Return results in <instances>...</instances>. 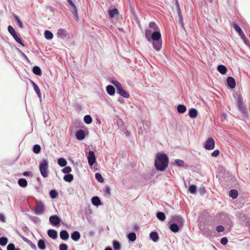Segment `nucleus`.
<instances>
[{
  "mask_svg": "<svg viewBox=\"0 0 250 250\" xmlns=\"http://www.w3.org/2000/svg\"><path fill=\"white\" fill-rule=\"evenodd\" d=\"M145 36L147 41L152 42L153 48L157 51L161 50L162 46L161 34L157 25L154 22H150L145 31Z\"/></svg>",
  "mask_w": 250,
  "mask_h": 250,
  "instance_id": "1",
  "label": "nucleus"
},
{
  "mask_svg": "<svg viewBox=\"0 0 250 250\" xmlns=\"http://www.w3.org/2000/svg\"><path fill=\"white\" fill-rule=\"evenodd\" d=\"M168 159L164 153H158L156 157L155 166L159 171H163L168 166Z\"/></svg>",
  "mask_w": 250,
  "mask_h": 250,
  "instance_id": "2",
  "label": "nucleus"
},
{
  "mask_svg": "<svg viewBox=\"0 0 250 250\" xmlns=\"http://www.w3.org/2000/svg\"><path fill=\"white\" fill-rule=\"evenodd\" d=\"M39 169L41 175L44 178L48 176V162L46 159H43L40 164Z\"/></svg>",
  "mask_w": 250,
  "mask_h": 250,
  "instance_id": "3",
  "label": "nucleus"
},
{
  "mask_svg": "<svg viewBox=\"0 0 250 250\" xmlns=\"http://www.w3.org/2000/svg\"><path fill=\"white\" fill-rule=\"evenodd\" d=\"M207 150H212L215 147V141L212 137L208 138L205 142L204 146Z\"/></svg>",
  "mask_w": 250,
  "mask_h": 250,
  "instance_id": "4",
  "label": "nucleus"
},
{
  "mask_svg": "<svg viewBox=\"0 0 250 250\" xmlns=\"http://www.w3.org/2000/svg\"><path fill=\"white\" fill-rule=\"evenodd\" d=\"M44 211V207L43 203L41 201H38L35 208V213L36 214L40 215L42 214Z\"/></svg>",
  "mask_w": 250,
  "mask_h": 250,
  "instance_id": "5",
  "label": "nucleus"
},
{
  "mask_svg": "<svg viewBox=\"0 0 250 250\" xmlns=\"http://www.w3.org/2000/svg\"><path fill=\"white\" fill-rule=\"evenodd\" d=\"M57 35L58 38L64 39L65 38L69 39V34L65 29H59L57 30Z\"/></svg>",
  "mask_w": 250,
  "mask_h": 250,
  "instance_id": "6",
  "label": "nucleus"
},
{
  "mask_svg": "<svg viewBox=\"0 0 250 250\" xmlns=\"http://www.w3.org/2000/svg\"><path fill=\"white\" fill-rule=\"evenodd\" d=\"M237 107L239 110L243 113L245 114L246 110L244 105V102L242 97H239L237 98Z\"/></svg>",
  "mask_w": 250,
  "mask_h": 250,
  "instance_id": "7",
  "label": "nucleus"
},
{
  "mask_svg": "<svg viewBox=\"0 0 250 250\" xmlns=\"http://www.w3.org/2000/svg\"><path fill=\"white\" fill-rule=\"evenodd\" d=\"M87 159L88 164L90 166H92L95 162L96 157L94 154V152L92 151H90L87 155Z\"/></svg>",
  "mask_w": 250,
  "mask_h": 250,
  "instance_id": "8",
  "label": "nucleus"
},
{
  "mask_svg": "<svg viewBox=\"0 0 250 250\" xmlns=\"http://www.w3.org/2000/svg\"><path fill=\"white\" fill-rule=\"evenodd\" d=\"M49 221L53 226H57L60 223V219L57 215H52L49 217Z\"/></svg>",
  "mask_w": 250,
  "mask_h": 250,
  "instance_id": "9",
  "label": "nucleus"
},
{
  "mask_svg": "<svg viewBox=\"0 0 250 250\" xmlns=\"http://www.w3.org/2000/svg\"><path fill=\"white\" fill-rule=\"evenodd\" d=\"M227 83L229 85V86L230 88H233L235 87L236 85V83L234 79L232 77H229L227 78Z\"/></svg>",
  "mask_w": 250,
  "mask_h": 250,
  "instance_id": "10",
  "label": "nucleus"
},
{
  "mask_svg": "<svg viewBox=\"0 0 250 250\" xmlns=\"http://www.w3.org/2000/svg\"><path fill=\"white\" fill-rule=\"evenodd\" d=\"M85 136V135L84 132L82 129L79 130L76 133V137L77 139L79 140H82L84 139Z\"/></svg>",
  "mask_w": 250,
  "mask_h": 250,
  "instance_id": "11",
  "label": "nucleus"
},
{
  "mask_svg": "<svg viewBox=\"0 0 250 250\" xmlns=\"http://www.w3.org/2000/svg\"><path fill=\"white\" fill-rule=\"evenodd\" d=\"M188 115L191 118L194 119L197 117L198 112L195 108H191L189 110Z\"/></svg>",
  "mask_w": 250,
  "mask_h": 250,
  "instance_id": "12",
  "label": "nucleus"
},
{
  "mask_svg": "<svg viewBox=\"0 0 250 250\" xmlns=\"http://www.w3.org/2000/svg\"><path fill=\"white\" fill-rule=\"evenodd\" d=\"M47 234L50 238L53 239H56L58 236L57 231L54 229H49L48 230Z\"/></svg>",
  "mask_w": 250,
  "mask_h": 250,
  "instance_id": "13",
  "label": "nucleus"
},
{
  "mask_svg": "<svg viewBox=\"0 0 250 250\" xmlns=\"http://www.w3.org/2000/svg\"><path fill=\"white\" fill-rule=\"evenodd\" d=\"M60 236L61 238L63 240H66L69 238L68 233L66 230H62L60 232Z\"/></svg>",
  "mask_w": 250,
  "mask_h": 250,
  "instance_id": "14",
  "label": "nucleus"
},
{
  "mask_svg": "<svg viewBox=\"0 0 250 250\" xmlns=\"http://www.w3.org/2000/svg\"><path fill=\"white\" fill-rule=\"evenodd\" d=\"M217 70L221 74H225L227 71L226 67L223 65H219L217 66Z\"/></svg>",
  "mask_w": 250,
  "mask_h": 250,
  "instance_id": "15",
  "label": "nucleus"
},
{
  "mask_svg": "<svg viewBox=\"0 0 250 250\" xmlns=\"http://www.w3.org/2000/svg\"><path fill=\"white\" fill-rule=\"evenodd\" d=\"M118 93L120 95L124 97V98H129V94L126 91H125L123 87L118 90Z\"/></svg>",
  "mask_w": 250,
  "mask_h": 250,
  "instance_id": "16",
  "label": "nucleus"
},
{
  "mask_svg": "<svg viewBox=\"0 0 250 250\" xmlns=\"http://www.w3.org/2000/svg\"><path fill=\"white\" fill-rule=\"evenodd\" d=\"M71 237L74 241H76L80 238L81 235L78 231H75L71 234Z\"/></svg>",
  "mask_w": 250,
  "mask_h": 250,
  "instance_id": "17",
  "label": "nucleus"
},
{
  "mask_svg": "<svg viewBox=\"0 0 250 250\" xmlns=\"http://www.w3.org/2000/svg\"><path fill=\"white\" fill-rule=\"evenodd\" d=\"M106 91L110 95H113L115 93V88L111 85H108L106 86Z\"/></svg>",
  "mask_w": 250,
  "mask_h": 250,
  "instance_id": "18",
  "label": "nucleus"
},
{
  "mask_svg": "<svg viewBox=\"0 0 250 250\" xmlns=\"http://www.w3.org/2000/svg\"><path fill=\"white\" fill-rule=\"evenodd\" d=\"M92 203L94 205L98 206L101 204V202L98 197L94 196L92 198Z\"/></svg>",
  "mask_w": 250,
  "mask_h": 250,
  "instance_id": "19",
  "label": "nucleus"
},
{
  "mask_svg": "<svg viewBox=\"0 0 250 250\" xmlns=\"http://www.w3.org/2000/svg\"><path fill=\"white\" fill-rule=\"evenodd\" d=\"M178 226L177 224L173 223L170 225L169 229L172 231L177 232L179 230Z\"/></svg>",
  "mask_w": 250,
  "mask_h": 250,
  "instance_id": "20",
  "label": "nucleus"
},
{
  "mask_svg": "<svg viewBox=\"0 0 250 250\" xmlns=\"http://www.w3.org/2000/svg\"><path fill=\"white\" fill-rule=\"evenodd\" d=\"M173 221L176 222L177 224L179 226H182L183 224V220L182 217L179 216H175L173 218Z\"/></svg>",
  "mask_w": 250,
  "mask_h": 250,
  "instance_id": "21",
  "label": "nucleus"
},
{
  "mask_svg": "<svg viewBox=\"0 0 250 250\" xmlns=\"http://www.w3.org/2000/svg\"><path fill=\"white\" fill-rule=\"evenodd\" d=\"M233 27L234 28V29H235V30L238 32V33L239 34V36H240L241 35H242L243 33H244V32H243V31L242 30L241 28L240 27V26L237 24L236 23H233Z\"/></svg>",
  "mask_w": 250,
  "mask_h": 250,
  "instance_id": "22",
  "label": "nucleus"
},
{
  "mask_svg": "<svg viewBox=\"0 0 250 250\" xmlns=\"http://www.w3.org/2000/svg\"><path fill=\"white\" fill-rule=\"evenodd\" d=\"M38 246L42 250H45L46 247L44 241L42 239L40 240L38 243Z\"/></svg>",
  "mask_w": 250,
  "mask_h": 250,
  "instance_id": "23",
  "label": "nucleus"
},
{
  "mask_svg": "<svg viewBox=\"0 0 250 250\" xmlns=\"http://www.w3.org/2000/svg\"><path fill=\"white\" fill-rule=\"evenodd\" d=\"M150 237L154 242H156L159 238L158 233L156 232H151L150 233Z\"/></svg>",
  "mask_w": 250,
  "mask_h": 250,
  "instance_id": "24",
  "label": "nucleus"
},
{
  "mask_svg": "<svg viewBox=\"0 0 250 250\" xmlns=\"http://www.w3.org/2000/svg\"><path fill=\"white\" fill-rule=\"evenodd\" d=\"M229 195L233 199H235L238 196V191L235 189H231L229 192Z\"/></svg>",
  "mask_w": 250,
  "mask_h": 250,
  "instance_id": "25",
  "label": "nucleus"
},
{
  "mask_svg": "<svg viewBox=\"0 0 250 250\" xmlns=\"http://www.w3.org/2000/svg\"><path fill=\"white\" fill-rule=\"evenodd\" d=\"M186 107L183 104H179L177 106V110L179 113H183L186 112Z\"/></svg>",
  "mask_w": 250,
  "mask_h": 250,
  "instance_id": "26",
  "label": "nucleus"
},
{
  "mask_svg": "<svg viewBox=\"0 0 250 250\" xmlns=\"http://www.w3.org/2000/svg\"><path fill=\"white\" fill-rule=\"evenodd\" d=\"M18 184L21 187L24 188L27 186V182L25 179L21 178L19 180Z\"/></svg>",
  "mask_w": 250,
  "mask_h": 250,
  "instance_id": "27",
  "label": "nucleus"
},
{
  "mask_svg": "<svg viewBox=\"0 0 250 250\" xmlns=\"http://www.w3.org/2000/svg\"><path fill=\"white\" fill-rule=\"evenodd\" d=\"M59 165L62 167H65L67 164V162L64 158H59L58 160Z\"/></svg>",
  "mask_w": 250,
  "mask_h": 250,
  "instance_id": "28",
  "label": "nucleus"
},
{
  "mask_svg": "<svg viewBox=\"0 0 250 250\" xmlns=\"http://www.w3.org/2000/svg\"><path fill=\"white\" fill-rule=\"evenodd\" d=\"M108 14L111 18H113L115 17V15L118 14V11L117 9H114L112 10H110L108 11Z\"/></svg>",
  "mask_w": 250,
  "mask_h": 250,
  "instance_id": "29",
  "label": "nucleus"
},
{
  "mask_svg": "<svg viewBox=\"0 0 250 250\" xmlns=\"http://www.w3.org/2000/svg\"><path fill=\"white\" fill-rule=\"evenodd\" d=\"M33 72L34 74H35L36 75H37L40 76L42 74L41 69L38 66H35L33 67Z\"/></svg>",
  "mask_w": 250,
  "mask_h": 250,
  "instance_id": "30",
  "label": "nucleus"
},
{
  "mask_svg": "<svg viewBox=\"0 0 250 250\" xmlns=\"http://www.w3.org/2000/svg\"><path fill=\"white\" fill-rule=\"evenodd\" d=\"M34 89L39 97H41V92L38 86L33 82H32Z\"/></svg>",
  "mask_w": 250,
  "mask_h": 250,
  "instance_id": "31",
  "label": "nucleus"
},
{
  "mask_svg": "<svg viewBox=\"0 0 250 250\" xmlns=\"http://www.w3.org/2000/svg\"><path fill=\"white\" fill-rule=\"evenodd\" d=\"M45 38L47 40H51L53 38V35L52 32L48 30H46L44 32Z\"/></svg>",
  "mask_w": 250,
  "mask_h": 250,
  "instance_id": "32",
  "label": "nucleus"
},
{
  "mask_svg": "<svg viewBox=\"0 0 250 250\" xmlns=\"http://www.w3.org/2000/svg\"><path fill=\"white\" fill-rule=\"evenodd\" d=\"M157 217L161 221H163L166 219V216L162 212H158L157 213Z\"/></svg>",
  "mask_w": 250,
  "mask_h": 250,
  "instance_id": "33",
  "label": "nucleus"
},
{
  "mask_svg": "<svg viewBox=\"0 0 250 250\" xmlns=\"http://www.w3.org/2000/svg\"><path fill=\"white\" fill-rule=\"evenodd\" d=\"M63 179L65 181L70 182L73 179V176L72 174H68L64 176Z\"/></svg>",
  "mask_w": 250,
  "mask_h": 250,
  "instance_id": "34",
  "label": "nucleus"
},
{
  "mask_svg": "<svg viewBox=\"0 0 250 250\" xmlns=\"http://www.w3.org/2000/svg\"><path fill=\"white\" fill-rule=\"evenodd\" d=\"M113 246L115 250H120L121 249V245L117 241H113Z\"/></svg>",
  "mask_w": 250,
  "mask_h": 250,
  "instance_id": "35",
  "label": "nucleus"
},
{
  "mask_svg": "<svg viewBox=\"0 0 250 250\" xmlns=\"http://www.w3.org/2000/svg\"><path fill=\"white\" fill-rule=\"evenodd\" d=\"M92 121V119L90 115H87L84 117V122L86 124H90Z\"/></svg>",
  "mask_w": 250,
  "mask_h": 250,
  "instance_id": "36",
  "label": "nucleus"
},
{
  "mask_svg": "<svg viewBox=\"0 0 250 250\" xmlns=\"http://www.w3.org/2000/svg\"><path fill=\"white\" fill-rule=\"evenodd\" d=\"M128 238L132 242L134 241L136 239V234L134 232H131L129 233L128 234Z\"/></svg>",
  "mask_w": 250,
  "mask_h": 250,
  "instance_id": "37",
  "label": "nucleus"
},
{
  "mask_svg": "<svg viewBox=\"0 0 250 250\" xmlns=\"http://www.w3.org/2000/svg\"><path fill=\"white\" fill-rule=\"evenodd\" d=\"M95 178L100 183L104 182V178L100 173H96L95 174Z\"/></svg>",
  "mask_w": 250,
  "mask_h": 250,
  "instance_id": "38",
  "label": "nucleus"
},
{
  "mask_svg": "<svg viewBox=\"0 0 250 250\" xmlns=\"http://www.w3.org/2000/svg\"><path fill=\"white\" fill-rule=\"evenodd\" d=\"M49 194L50 197L53 199L56 198L58 196V193L55 190H51Z\"/></svg>",
  "mask_w": 250,
  "mask_h": 250,
  "instance_id": "39",
  "label": "nucleus"
},
{
  "mask_svg": "<svg viewBox=\"0 0 250 250\" xmlns=\"http://www.w3.org/2000/svg\"><path fill=\"white\" fill-rule=\"evenodd\" d=\"M188 191L191 194H195L196 191V187L195 185H191L188 188Z\"/></svg>",
  "mask_w": 250,
  "mask_h": 250,
  "instance_id": "40",
  "label": "nucleus"
},
{
  "mask_svg": "<svg viewBox=\"0 0 250 250\" xmlns=\"http://www.w3.org/2000/svg\"><path fill=\"white\" fill-rule=\"evenodd\" d=\"M14 18H15V20L17 21V24L20 26V28H23V25L22 22L20 20L19 17L18 16H17V15H14Z\"/></svg>",
  "mask_w": 250,
  "mask_h": 250,
  "instance_id": "41",
  "label": "nucleus"
},
{
  "mask_svg": "<svg viewBox=\"0 0 250 250\" xmlns=\"http://www.w3.org/2000/svg\"><path fill=\"white\" fill-rule=\"evenodd\" d=\"M41 146L39 145H36L33 147V151L35 153L38 154L41 151Z\"/></svg>",
  "mask_w": 250,
  "mask_h": 250,
  "instance_id": "42",
  "label": "nucleus"
},
{
  "mask_svg": "<svg viewBox=\"0 0 250 250\" xmlns=\"http://www.w3.org/2000/svg\"><path fill=\"white\" fill-rule=\"evenodd\" d=\"M8 242V240L5 237L0 238V245L1 246H5Z\"/></svg>",
  "mask_w": 250,
  "mask_h": 250,
  "instance_id": "43",
  "label": "nucleus"
},
{
  "mask_svg": "<svg viewBox=\"0 0 250 250\" xmlns=\"http://www.w3.org/2000/svg\"><path fill=\"white\" fill-rule=\"evenodd\" d=\"M112 83L116 87L117 91L122 87L121 84L117 81H114Z\"/></svg>",
  "mask_w": 250,
  "mask_h": 250,
  "instance_id": "44",
  "label": "nucleus"
},
{
  "mask_svg": "<svg viewBox=\"0 0 250 250\" xmlns=\"http://www.w3.org/2000/svg\"><path fill=\"white\" fill-rule=\"evenodd\" d=\"M240 36L241 37V38H242V39L243 40V41L246 44H250V42H249V40L247 38V37H246L244 33H243Z\"/></svg>",
  "mask_w": 250,
  "mask_h": 250,
  "instance_id": "45",
  "label": "nucleus"
},
{
  "mask_svg": "<svg viewBox=\"0 0 250 250\" xmlns=\"http://www.w3.org/2000/svg\"><path fill=\"white\" fill-rule=\"evenodd\" d=\"M62 171L64 173H69L71 171V168L70 167H66L62 169Z\"/></svg>",
  "mask_w": 250,
  "mask_h": 250,
  "instance_id": "46",
  "label": "nucleus"
},
{
  "mask_svg": "<svg viewBox=\"0 0 250 250\" xmlns=\"http://www.w3.org/2000/svg\"><path fill=\"white\" fill-rule=\"evenodd\" d=\"M68 247L65 244H61L59 246V250H67Z\"/></svg>",
  "mask_w": 250,
  "mask_h": 250,
  "instance_id": "47",
  "label": "nucleus"
},
{
  "mask_svg": "<svg viewBox=\"0 0 250 250\" xmlns=\"http://www.w3.org/2000/svg\"><path fill=\"white\" fill-rule=\"evenodd\" d=\"M8 30L9 32L12 35L14 34L16 31L14 30V28L11 25H9L8 27Z\"/></svg>",
  "mask_w": 250,
  "mask_h": 250,
  "instance_id": "48",
  "label": "nucleus"
},
{
  "mask_svg": "<svg viewBox=\"0 0 250 250\" xmlns=\"http://www.w3.org/2000/svg\"><path fill=\"white\" fill-rule=\"evenodd\" d=\"M228 242V239L226 237L222 238L220 240V243L222 245H225Z\"/></svg>",
  "mask_w": 250,
  "mask_h": 250,
  "instance_id": "49",
  "label": "nucleus"
},
{
  "mask_svg": "<svg viewBox=\"0 0 250 250\" xmlns=\"http://www.w3.org/2000/svg\"><path fill=\"white\" fill-rule=\"evenodd\" d=\"M224 229H225L224 227L222 225H219V226H217L216 228V230L218 232H222L224 230Z\"/></svg>",
  "mask_w": 250,
  "mask_h": 250,
  "instance_id": "50",
  "label": "nucleus"
},
{
  "mask_svg": "<svg viewBox=\"0 0 250 250\" xmlns=\"http://www.w3.org/2000/svg\"><path fill=\"white\" fill-rule=\"evenodd\" d=\"M15 245L12 243L8 244L7 247V250H15Z\"/></svg>",
  "mask_w": 250,
  "mask_h": 250,
  "instance_id": "51",
  "label": "nucleus"
},
{
  "mask_svg": "<svg viewBox=\"0 0 250 250\" xmlns=\"http://www.w3.org/2000/svg\"><path fill=\"white\" fill-rule=\"evenodd\" d=\"M175 162L179 166H183L184 165V162L181 160H176Z\"/></svg>",
  "mask_w": 250,
  "mask_h": 250,
  "instance_id": "52",
  "label": "nucleus"
},
{
  "mask_svg": "<svg viewBox=\"0 0 250 250\" xmlns=\"http://www.w3.org/2000/svg\"><path fill=\"white\" fill-rule=\"evenodd\" d=\"M220 154V151L219 150H215L211 153V156L212 157H217Z\"/></svg>",
  "mask_w": 250,
  "mask_h": 250,
  "instance_id": "53",
  "label": "nucleus"
},
{
  "mask_svg": "<svg viewBox=\"0 0 250 250\" xmlns=\"http://www.w3.org/2000/svg\"><path fill=\"white\" fill-rule=\"evenodd\" d=\"M74 16L77 19H78V14L77 11V8L76 7V8L73 9V11H72Z\"/></svg>",
  "mask_w": 250,
  "mask_h": 250,
  "instance_id": "54",
  "label": "nucleus"
},
{
  "mask_svg": "<svg viewBox=\"0 0 250 250\" xmlns=\"http://www.w3.org/2000/svg\"><path fill=\"white\" fill-rule=\"evenodd\" d=\"M28 244L29 245L30 247L34 250H37V247L36 246L33 244L31 241H29V242L28 243Z\"/></svg>",
  "mask_w": 250,
  "mask_h": 250,
  "instance_id": "55",
  "label": "nucleus"
},
{
  "mask_svg": "<svg viewBox=\"0 0 250 250\" xmlns=\"http://www.w3.org/2000/svg\"><path fill=\"white\" fill-rule=\"evenodd\" d=\"M14 39L18 43H20L23 46L24 45V44L22 43L21 40L19 36H17V37H16V39Z\"/></svg>",
  "mask_w": 250,
  "mask_h": 250,
  "instance_id": "56",
  "label": "nucleus"
},
{
  "mask_svg": "<svg viewBox=\"0 0 250 250\" xmlns=\"http://www.w3.org/2000/svg\"><path fill=\"white\" fill-rule=\"evenodd\" d=\"M69 4L72 7L73 9L76 8V6L75 5L72 0H67Z\"/></svg>",
  "mask_w": 250,
  "mask_h": 250,
  "instance_id": "57",
  "label": "nucleus"
},
{
  "mask_svg": "<svg viewBox=\"0 0 250 250\" xmlns=\"http://www.w3.org/2000/svg\"><path fill=\"white\" fill-rule=\"evenodd\" d=\"M0 221L2 222H5V217L2 214H0Z\"/></svg>",
  "mask_w": 250,
  "mask_h": 250,
  "instance_id": "58",
  "label": "nucleus"
},
{
  "mask_svg": "<svg viewBox=\"0 0 250 250\" xmlns=\"http://www.w3.org/2000/svg\"><path fill=\"white\" fill-rule=\"evenodd\" d=\"M30 174V172L29 171H25L23 173V175L25 176H28Z\"/></svg>",
  "mask_w": 250,
  "mask_h": 250,
  "instance_id": "59",
  "label": "nucleus"
},
{
  "mask_svg": "<svg viewBox=\"0 0 250 250\" xmlns=\"http://www.w3.org/2000/svg\"><path fill=\"white\" fill-rule=\"evenodd\" d=\"M106 193H107L109 194H110V188L108 187H107L106 188Z\"/></svg>",
  "mask_w": 250,
  "mask_h": 250,
  "instance_id": "60",
  "label": "nucleus"
},
{
  "mask_svg": "<svg viewBox=\"0 0 250 250\" xmlns=\"http://www.w3.org/2000/svg\"><path fill=\"white\" fill-rule=\"evenodd\" d=\"M201 191L203 193H205L206 192V189L205 188H201Z\"/></svg>",
  "mask_w": 250,
  "mask_h": 250,
  "instance_id": "61",
  "label": "nucleus"
},
{
  "mask_svg": "<svg viewBox=\"0 0 250 250\" xmlns=\"http://www.w3.org/2000/svg\"><path fill=\"white\" fill-rule=\"evenodd\" d=\"M12 36L13 37L14 39H16V37H17V35L16 34V32H15L14 34H12Z\"/></svg>",
  "mask_w": 250,
  "mask_h": 250,
  "instance_id": "62",
  "label": "nucleus"
},
{
  "mask_svg": "<svg viewBox=\"0 0 250 250\" xmlns=\"http://www.w3.org/2000/svg\"><path fill=\"white\" fill-rule=\"evenodd\" d=\"M105 250H112V249L111 248H106Z\"/></svg>",
  "mask_w": 250,
  "mask_h": 250,
  "instance_id": "63",
  "label": "nucleus"
},
{
  "mask_svg": "<svg viewBox=\"0 0 250 250\" xmlns=\"http://www.w3.org/2000/svg\"><path fill=\"white\" fill-rule=\"evenodd\" d=\"M0 250H2V249L0 247Z\"/></svg>",
  "mask_w": 250,
  "mask_h": 250,
  "instance_id": "64",
  "label": "nucleus"
}]
</instances>
